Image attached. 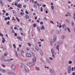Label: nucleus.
Instances as JSON below:
<instances>
[{"mask_svg":"<svg viewBox=\"0 0 75 75\" xmlns=\"http://www.w3.org/2000/svg\"><path fill=\"white\" fill-rule=\"evenodd\" d=\"M40 11H43V9H42V7H41L40 8Z\"/></svg>","mask_w":75,"mask_h":75,"instance_id":"obj_40","label":"nucleus"},{"mask_svg":"<svg viewBox=\"0 0 75 75\" xmlns=\"http://www.w3.org/2000/svg\"><path fill=\"white\" fill-rule=\"evenodd\" d=\"M71 24H72V25H74V23L73 22H71Z\"/></svg>","mask_w":75,"mask_h":75,"instance_id":"obj_53","label":"nucleus"},{"mask_svg":"<svg viewBox=\"0 0 75 75\" xmlns=\"http://www.w3.org/2000/svg\"><path fill=\"white\" fill-rule=\"evenodd\" d=\"M8 75H12V72H8Z\"/></svg>","mask_w":75,"mask_h":75,"instance_id":"obj_23","label":"nucleus"},{"mask_svg":"<svg viewBox=\"0 0 75 75\" xmlns=\"http://www.w3.org/2000/svg\"><path fill=\"white\" fill-rule=\"evenodd\" d=\"M7 18L8 20H10V17H9V16Z\"/></svg>","mask_w":75,"mask_h":75,"instance_id":"obj_48","label":"nucleus"},{"mask_svg":"<svg viewBox=\"0 0 75 75\" xmlns=\"http://www.w3.org/2000/svg\"><path fill=\"white\" fill-rule=\"evenodd\" d=\"M51 8L52 10H54V6H52Z\"/></svg>","mask_w":75,"mask_h":75,"instance_id":"obj_29","label":"nucleus"},{"mask_svg":"<svg viewBox=\"0 0 75 75\" xmlns=\"http://www.w3.org/2000/svg\"><path fill=\"white\" fill-rule=\"evenodd\" d=\"M10 9H13V8L11 7H10V8H9L8 9V10H10Z\"/></svg>","mask_w":75,"mask_h":75,"instance_id":"obj_60","label":"nucleus"},{"mask_svg":"<svg viewBox=\"0 0 75 75\" xmlns=\"http://www.w3.org/2000/svg\"><path fill=\"white\" fill-rule=\"evenodd\" d=\"M27 65H28V66H30V67L31 66V62H29L27 63Z\"/></svg>","mask_w":75,"mask_h":75,"instance_id":"obj_12","label":"nucleus"},{"mask_svg":"<svg viewBox=\"0 0 75 75\" xmlns=\"http://www.w3.org/2000/svg\"><path fill=\"white\" fill-rule=\"evenodd\" d=\"M68 71L69 74L71 73V66H69L68 67Z\"/></svg>","mask_w":75,"mask_h":75,"instance_id":"obj_2","label":"nucleus"},{"mask_svg":"<svg viewBox=\"0 0 75 75\" xmlns=\"http://www.w3.org/2000/svg\"><path fill=\"white\" fill-rule=\"evenodd\" d=\"M14 35L15 36H17V34L16 33H15L14 34Z\"/></svg>","mask_w":75,"mask_h":75,"instance_id":"obj_61","label":"nucleus"},{"mask_svg":"<svg viewBox=\"0 0 75 75\" xmlns=\"http://www.w3.org/2000/svg\"><path fill=\"white\" fill-rule=\"evenodd\" d=\"M42 27L41 28V30H45V27H44V26L42 25Z\"/></svg>","mask_w":75,"mask_h":75,"instance_id":"obj_22","label":"nucleus"},{"mask_svg":"<svg viewBox=\"0 0 75 75\" xmlns=\"http://www.w3.org/2000/svg\"><path fill=\"white\" fill-rule=\"evenodd\" d=\"M6 41V40H5V39H3L2 40V42L3 43H4V41Z\"/></svg>","mask_w":75,"mask_h":75,"instance_id":"obj_31","label":"nucleus"},{"mask_svg":"<svg viewBox=\"0 0 75 75\" xmlns=\"http://www.w3.org/2000/svg\"><path fill=\"white\" fill-rule=\"evenodd\" d=\"M1 4L2 6H3V2H2L1 3Z\"/></svg>","mask_w":75,"mask_h":75,"instance_id":"obj_59","label":"nucleus"},{"mask_svg":"<svg viewBox=\"0 0 75 75\" xmlns=\"http://www.w3.org/2000/svg\"><path fill=\"white\" fill-rule=\"evenodd\" d=\"M72 63V61L70 60L69 61V64H71Z\"/></svg>","mask_w":75,"mask_h":75,"instance_id":"obj_26","label":"nucleus"},{"mask_svg":"<svg viewBox=\"0 0 75 75\" xmlns=\"http://www.w3.org/2000/svg\"><path fill=\"white\" fill-rule=\"evenodd\" d=\"M23 7L24 8H25L26 7V5H24L23 6Z\"/></svg>","mask_w":75,"mask_h":75,"instance_id":"obj_62","label":"nucleus"},{"mask_svg":"<svg viewBox=\"0 0 75 75\" xmlns=\"http://www.w3.org/2000/svg\"><path fill=\"white\" fill-rule=\"evenodd\" d=\"M56 33L57 34H59L60 33V32L58 30H56Z\"/></svg>","mask_w":75,"mask_h":75,"instance_id":"obj_15","label":"nucleus"},{"mask_svg":"<svg viewBox=\"0 0 75 75\" xmlns=\"http://www.w3.org/2000/svg\"><path fill=\"white\" fill-rule=\"evenodd\" d=\"M2 71H3V72H4V73H6V70L4 69L2 70Z\"/></svg>","mask_w":75,"mask_h":75,"instance_id":"obj_33","label":"nucleus"},{"mask_svg":"<svg viewBox=\"0 0 75 75\" xmlns=\"http://www.w3.org/2000/svg\"><path fill=\"white\" fill-rule=\"evenodd\" d=\"M67 14H68L69 16H70V13H69V12H68Z\"/></svg>","mask_w":75,"mask_h":75,"instance_id":"obj_58","label":"nucleus"},{"mask_svg":"<svg viewBox=\"0 0 75 75\" xmlns=\"http://www.w3.org/2000/svg\"><path fill=\"white\" fill-rule=\"evenodd\" d=\"M61 37L62 39H64L65 38V36L64 35H62Z\"/></svg>","mask_w":75,"mask_h":75,"instance_id":"obj_25","label":"nucleus"},{"mask_svg":"<svg viewBox=\"0 0 75 75\" xmlns=\"http://www.w3.org/2000/svg\"><path fill=\"white\" fill-rule=\"evenodd\" d=\"M44 20H45V21H47V18H46V17H45V18H44Z\"/></svg>","mask_w":75,"mask_h":75,"instance_id":"obj_38","label":"nucleus"},{"mask_svg":"<svg viewBox=\"0 0 75 75\" xmlns=\"http://www.w3.org/2000/svg\"><path fill=\"white\" fill-rule=\"evenodd\" d=\"M5 57L4 56H2V58H3V59H2L1 60V61H4V62H6V61H7V60H6L5 59H4V58Z\"/></svg>","mask_w":75,"mask_h":75,"instance_id":"obj_8","label":"nucleus"},{"mask_svg":"<svg viewBox=\"0 0 75 75\" xmlns=\"http://www.w3.org/2000/svg\"><path fill=\"white\" fill-rule=\"evenodd\" d=\"M58 43L59 44H62V41H59L58 42Z\"/></svg>","mask_w":75,"mask_h":75,"instance_id":"obj_19","label":"nucleus"},{"mask_svg":"<svg viewBox=\"0 0 75 75\" xmlns=\"http://www.w3.org/2000/svg\"><path fill=\"white\" fill-rule=\"evenodd\" d=\"M31 62V66H34V63H33V62Z\"/></svg>","mask_w":75,"mask_h":75,"instance_id":"obj_27","label":"nucleus"},{"mask_svg":"<svg viewBox=\"0 0 75 75\" xmlns=\"http://www.w3.org/2000/svg\"><path fill=\"white\" fill-rule=\"evenodd\" d=\"M12 75H16V73H15L13 72H12Z\"/></svg>","mask_w":75,"mask_h":75,"instance_id":"obj_45","label":"nucleus"},{"mask_svg":"<svg viewBox=\"0 0 75 75\" xmlns=\"http://www.w3.org/2000/svg\"><path fill=\"white\" fill-rule=\"evenodd\" d=\"M26 55L28 57H31V55L29 53H27L26 54Z\"/></svg>","mask_w":75,"mask_h":75,"instance_id":"obj_11","label":"nucleus"},{"mask_svg":"<svg viewBox=\"0 0 75 75\" xmlns=\"http://www.w3.org/2000/svg\"><path fill=\"white\" fill-rule=\"evenodd\" d=\"M17 51H20V49H19V48H18L17 49Z\"/></svg>","mask_w":75,"mask_h":75,"instance_id":"obj_55","label":"nucleus"},{"mask_svg":"<svg viewBox=\"0 0 75 75\" xmlns=\"http://www.w3.org/2000/svg\"><path fill=\"white\" fill-rule=\"evenodd\" d=\"M25 18H26L28 19V18H29V16H28V15L26 14L25 15Z\"/></svg>","mask_w":75,"mask_h":75,"instance_id":"obj_17","label":"nucleus"},{"mask_svg":"<svg viewBox=\"0 0 75 75\" xmlns=\"http://www.w3.org/2000/svg\"><path fill=\"white\" fill-rule=\"evenodd\" d=\"M56 48L57 50H58L59 52V45H57V47H56Z\"/></svg>","mask_w":75,"mask_h":75,"instance_id":"obj_16","label":"nucleus"},{"mask_svg":"<svg viewBox=\"0 0 75 75\" xmlns=\"http://www.w3.org/2000/svg\"><path fill=\"white\" fill-rule=\"evenodd\" d=\"M4 56H5V57H6V56H7V52H5L4 54Z\"/></svg>","mask_w":75,"mask_h":75,"instance_id":"obj_28","label":"nucleus"},{"mask_svg":"<svg viewBox=\"0 0 75 75\" xmlns=\"http://www.w3.org/2000/svg\"><path fill=\"white\" fill-rule=\"evenodd\" d=\"M12 32L13 33H15V32H14V29H12Z\"/></svg>","mask_w":75,"mask_h":75,"instance_id":"obj_49","label":"nucleus"},{"mask_svg":"<svg viewBox=\"0 0 75 75\" xmlns=\"http://www.w3.org/2000/svg\"><path fill=\"white\" fill-rule=\"evenodd\" d=\"M67 28L69 31V33H70V32H71V31H70V29H69V28H68V27Z\"/></svg>","mask_w":75,"mask_h":75,"instance_id":"obj_44","label":"nucleus"},{"mask_svg":"<svg viewBox=\"0 0 75 75\" xmlns=\"http://www.w3.org/2000/svg\"><path fill=\"white\" fill-rule=\"evenodd\" d=\"M5 20H6V21H7V17H5L4 18Z\"/></svg>","mask_w":75,"mask_h":75,"instance_id":"obj_51","label":"nucleus"},{"mask_svg":"<svg viewBox=\"0 0 75 75\" xmlns=\"http://www.w3.org/2000/svg\"><path fill=\"white\" fill-rule=\"evenodd\" d=\"M13 46L14 47V48H16V45H15V44H14L13 45Z\"/></svg>","mask_w":75,"mask_h":75,"instance_id":"obj_46","label":"nucleus"},{"mask_svg":"<svg viewBox=\"0 0 75 75\" xmlns=\"http://www.w3.org/2000/svg\"><path fill=\"white\" fill-rule=\"evenodd\" d=\"M21 53H23V54H24V51L22 50L21 51Z\"/></svg>","mask_w":75,"mask_h":75,"instance_id":"obj_39","label":"nucleus"},{"mask_svg":"<svg viewBox=\"0 0 75 75\" xmlns=\"http://www.w3.org/2000/svg\"><path fill=\"white\" fill-rule=\"evenodd\" d=\"M10 23V22L9 21H8L7 22V25H10V23Z\"/></svg>","mask_w":75,"mask_h":75,"instance_id":"obj_47","label":"nucleus"},{"mask_svg":"<svg viewBox=\"0 0 75 75\" xmlns=\"http://www.w3.org/2000/svg\"><path fill=\"white\" fill-rule=\"evenodd\" d=\"M17 6L19 8H21V5L20 4H18Z\"/></svg>","mask_w":75,"mask_h":75,"instance_id":"obj_21","label":"nucleus"},{"mask_svg":"<svg viewBox=\"0 0 75 75\" xmlns=\"http://www.w3.org/2000/svg\"><path fill=\"white\" fill-rule=\"evenodd\" d=\"M47 62H48V63H49V64L51 63V62L48 59H46Z\"/></svg>","mask_w":75,"mask_h":75,"instance_id":"obj_20","label":"nucleus"},{"mask_svg":"<svg viewBox=\"0 0 75 75\" xmlns=\"http://www.w3.org/2000/svg\"><path fill=\"white\" fill-rule=\"evenodd\" d=\"M28 44L29 45L30 47H31V45L30 43H28Z\"/></svg>","mask_w":75,"mask_h":75,"instance_id":"obj_41","label":"nucleus"},{"mask_svg":"<svg viewBox=\"0 0 75 75\" xmlns=\"http://www.w3.org/2000/svg\"><path fill=\"white\" fill-rule=\"evenodd\" d=\"M62 27V25H60L59 27V28H61Z\"/></svg>","mask_w":75,"mask_h":75,"instance_id":"obj_64","label":"nucleus"},{"mask_svg":"<svg viewBox=\"0 0 75 75\" xmlns=\"http://www.w3.org/2000/svg\"><path fill=\"white\" fill-rule=\"evenodd\" d=\"M49 58L50 59V60H51L52 61V60H53V59L51 57H50Z\"/></svg>","mask_w":75,"mask_h":75,"instance_id":"obj_42","label":"nucleus"},{"mask_svg":"<svg viewBox=\"0 0 75 75\" xmlns=\"http://www.w3.org/2000/svg\"><path fill=\"white\" fill-rule=\"evenodd\" d=\"M36 26H37V25L36 24L34 23L33 24V27H36Z\"/></svg>","mask_w":75,"mask_h":75,"instance_id":"obj_34","label":"nucleus"},{"mask_svg":"<svg viewBox=\"0 0 75 75\" xmlns=\"http://www.w3.org/2000/svg\"><path fill=\"white\" fill-rule=\"evenodd\" d=\"M51 52L52 54V57L53 59H55V55H56V53L55 52L54 50L52 49H51Z\"/></svg>","mask_w":75,"mask_h":75,"instance_id":"obj_1","label":"nucleus"},{"mask_svg":"<svg viewBox=\"0 0 75 75\" xmlns=\"http://www.w3.org/2000/svg\"><path fill=\"white\" fill-rule=\"evenodd\" d=\"M62 27L63 28L64 31H67V27L65 26V24H63L62 25Z\"/></svg>","mask_w":75,"mask_h":75,"instance_id":"obj_7","label":"nucleus"},{"mask_svg":"<svg viewBox=\"0 0 75 75\" xmlns=\"http://www.w3.org/2000/svg\"><path fill=\"white\" fill-rule=\"evenodd\" d=\"M42 7H46V5L45 4H44L42 6Z\"/></svg>","mask_w":75,"mask_h":75,"instance_id":"obj_50","label":"nucleus"},{"mask_svg":"<svg viewBox=\"0 0 75 75\" xmlns=\"http://www.w3.org/2000/svg\"><path fill=\"white\" fill-rule=\"evenodd\" d=\"M53 37V42H55L57 40V35H54Z\"/></svg>","mask_w":75,"mask_h":75,"instance_id":"obj_5","label":"nucleus"},{"mask_svg":"<svg viewBox=\"0 0 75 75\" xmlns=\"http://www.w3.org/2000/svg\"><path fill=\"white\" fill-rule=\"evenodd\" d=\"M36 61H37V59H36V58H34L33 59L32 62H35Z\"/></svg>","mask_w":75,"mask_h":75,"instance_id":"obj_9","label":"nucleus"},{"mask_svg":"<svg viewBox=\"0 0 75 75\" xmlns=\"http://www.w3.org/2000/svg\"><path fill=\"white\" fill-rule=\"evenodd\" d=\"M35 69L36 70V71H40V68H39L38 67H36L35 68Z\"/></svg>","mask_w":75,"mask_h":75,"instance_id":"obj_10","label":"nucleus"},{"mask_svg":"<svg viewBox=\"0 0 75 75\" xmlns=\"http://www.w3.org/2000/svg\"><path fill=\"white\" fill-rule=\"evenodd\" d=\"M24 69L26 73H28V72H29V70H28V68H27V67H24Z\"/></svg>","mask_w":75,"mask_h":75,"instance_id":"obj_6","label":"nucleus"},{"mask_svg":"<svg viewBox=\"0 0 75 75\" xmlns=\"http://www.w3.org/2000/svg\"><path fill=\"white\" fill-rule=\"evenodd\" d=\"M37 28L38 31H40V28L39 27H37Z\"/></svg>","mask_w":75,"mask_h":75,"instance_id":"obj_36","label":"nucleus"},{"mask_svg":"<svg viewBox=\"0 0 75 75\" xmlns=\"http://www.w3.org/2000/svg\"><path fill=\"white\" fill-rule=\"evenodd\" d=\"M66 21L67 23H69V20H68V19H66Z\"/></svg>","mask_w":75,"mask_h":75,"instance_id":"obj_32","label":"nucleus"},{"mask_svg":"<svg viewBox=\"0 0 75 75\" xmlns=\"http://www.w3.org/2000/svg\"><path fill=\"white\" fill-rule=\"evenodd\" d=\"M49 41L50 42H52V38H50L49 39Z\"/></svg>","mask_w":75,"mask_h":75,"instance_id":"obj_14","label":"nucleus"},{"mask_svg":"<svg viewBox=\"0 0 75 75\" xmlns=\"http://www.w3.org/2000/svg\"><path fill=\"white\" fill-rule=\"evenodd\" d=\"M74 70V68L73 67L71 68V71H73Z\"/></svg>","mask_w":75,"mask_h":75,"instance_id":"obj_52","label":"nucleus"},{"mask_svg":"<svg viewBox=\"0 0 75 75\" xmlns=\"http://www.w3.org/2000/svg\"><path fill=\"white\" fill-rule=\"evenodd\" d=\"M41 61L42 62H43V63H45V62H44V60H42V59H41Z\"/></svg>","mask_w":75,"mask_h":75,"instance_id":"obj_43","label":"nucleus"},{"mask_svg":"<svg viewBox=\"0 0 75 75\" xmlns=\"http://www.w3.org/2000/svg\"><path fill=\"white\" fill-rule=\"evenodd\" d=\"M50 23H51L52 24H54V23L53 21H50Z\"/></svg>","mask_w":75,"mask_h":75,"instance_id":"obj_30","label":"nucleus"},{"mask_svg":"<svg viewBox=\"0 0 75 75\" xmlns=\"http://www.w3.org/2000/svg\"><path fill=\"white\" fill-rule=\"evenodd\" d=\"M25 13H26V14H29V13H28V11H26Z\"/></svg>","mask_w":75,"mask_h":75,"instance_id":"obj_56","label":"nucleus"},{"mask_svg":"<svg viewBox=\"0 0 75 75\" xmlns=\"http://www.w3.org/2000/svg\"><path fill=\"white\" fill-rule=\"evenodd\" d=\"M33 7L35 8H37V5L36 4H34L33 5Z\"/></svg>","mask_w":75,"mask_h":75,"instance_id":"obj_24","label":"nucleus"},{"mask_svg":"<svg viewBox=\"0 0 75 75\" xmlns=\"http://www.w3.org/2000/svg\"><path fill=\"white\" fill-rule=\"evenodd\" d=\"M2 66L3 67H4V68H5V67H6V66H5V65L3 64H2Z\"/></svg>","mask_w":75,"mask_h":75,"instance_id":"obj_37","label":"nucleus"},{"mask_svg":"<svg viewBox=\"0 0 75 75\" xmlns=\"http://www.w3.org/2000/svg\"><path fill=\"white\" fill-rule=\"evenodd\" d=\"M15 52L16 57H18V53H17V51L16 50H15Z\"/></svg>","mask_w":75,"mask_h":75,"instance_id":"obj_13","label":"nucleus"},{"mask_svg":"<svg viewBox=\"0 0 75 75\" xmlns=\"http://www.w3.org/2000/svg\"><path fill=\"white\" fill-rule=\"evenodd\" d=\"M11 67L12 69L13 70L14 69H16V65H15V64H12L11 66Z\"/></svg>","mask_w":75,"mask_h":75,"instance_id":"obj_4","label":"nucleus"},{"mask_svg":"<svg viewBox=\"0 0 75 75\" xmlns=\"http://www.w3.org/2000/svg\"><path fill=\"white\" fill-rule=\"evenodd\" d=\"M50 70L51 73H52V74H53L54 75H55V72L54 71V70L51 69H50Z\"/></svg>","mask_w":75,"mask_h":75,"instance_id":"obj_3","label":"nucleus"},{"mask_svg":"<svg viewBox=\"0 0 75 75\" xmlns=\"http://www.w3.org/2000/svg\"><path fill=\"white\" fill-rule=\"evenodd\" d=\"M12 60H13V59H10V60H8V61L10 62V61H12Z\"/></svg>","mask_w":75,"mask_h":75,"instance_id":"obj_54","label":"nucleus"},{"mask_svg":"<svg viewBox=\"0 0 75 75\" xmlns=\"http://www.w3.org/2000/svg\"><path fill=\"white\" fill-rule=\"evenodd\" d=\"M0 36H1V37H3V35L1 33H0Z\"/></svg>","mask_w":75,"mask_h":75,"instance_id":"obj_57","label":"nucleus"},{"mask_svg":"<svg viewBox=\"0 0 75 75\" xmlns=\"http://www.w3.org/2000/svg\"><path fill=\"white\" fill-rule=\"evenodd\" d=\"M17 38H18L19 40L20 41H22V39H21V38L20 37L17 36Z\"/></svg>","mask_w":75,"mask_h":75,"instance_id":"obj_18","label":"nucleus"},{"mask_svg":"<svg viewBox=\"0 0 75 75\" xmlns=\"http://www.w3.org/2000/svg\"><path fill=\"white\" fill-rule=\"evenodd\" d=\"M16 19L18 21V22H20V20H19V19L18 18L16 17Z\"/></svg>","mask_w":75,"mask_h":75,"instance_id":"obj_35","label":"nucleus"},{"mask_svg":"<svg viewBox=\"0 0 75 75\" xmlns=\"http://www.w3.org/2000/svg\"><path fill=\"white\" fill-rule=\"evenodd\" d=\"M40 24H42V25L43 24V22H40Z\"/></svg>","mask_w":75,"mask_h":75,"instance_id":"obj_63","label":"nucleus"}]
</instances>
